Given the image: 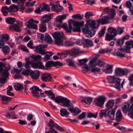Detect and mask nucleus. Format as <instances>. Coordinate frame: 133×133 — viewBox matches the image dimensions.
Returning a JSON list of instances; mask_svg holds the SVG:
<instances>
[{
  "mask_svg": "<svg viewBox=\"0 0 133 133\" xmlns=\"http://www.w3.org/2000/svg\"><path fill=\"white\" fill-rule=\"evenodd\" d=\"M79 51V49L77 47H75L72 49L71 51V55L75 57L78 55Z\"/></svg>",
  "mask_w": 133,
  "mask_h": 133,
  "instance_id": "obj_23",
  "label": "nucleus"
},
{
  "mask_svg": "<svg viewBox=\"0 0 133 133\" xmlns=\"http://www.w3.org/2000/svg\"><path fill=\"white\" fill-rule=\"evenodd\" d=\"M90 64V67L91 68H95L97 65V63L95 62L94 60H90L89 62Z\"/></svg>",
  "mask_w": 133,
  "mask_h": 133,
  "instance_id": "obj_50",
  "label": "nucleus"
},
{
  "mask_svg": "<svg viewBox=\"0 0 133 133\" xmlns=\"http://www.w3.org/2000/svg\"><path fill=\"white\" fill-rule=\"evenodd\" d=\"M83 99L81 100V102H84L86 104L89 105L90 104L93 98L91 97H82Z\"/></svg>",
  "mask_w": 133,
  "mask_h": 133,
  "instance_id": "obj_24",
  "label": "nucleus"
},
{
  "mask_svg": "<svg viewBox=\"0 0 133 133\" xmlns=\"http://www.w3.org/2000/svg\"><path fill=\"white\" fill-rule=\"evenodd\" d=\"M108 32L114 36H115L117 35V30L114 28L112 27H109L108 29Z\"/></svg>",
  "mask_w": 133,
  "mask_h": 133,
  "instance_id": "obj_25",
  "label": "nucleus"
},
{
  "mask_svg": "<svg viewBox=\"0 0 133 133\" xmlns=\"http://www.w3.org/2000/svg\"><path fill=\"white\" fill-rule=\"evenodd\" d=\"M84 24L83 21L79 22L73 21L72 19H70L68 22L69 28L68 27L67 24L66 23L60 24L58 26L64 29L67 32L70 33L71 32L72 29V25H73L74 28L73 31L74 32H81L80 26H82Z\"/></svg>",
  "mask_w": 133,
  "mask_h": 133,
  "instance_id": "obj_2",
  "label": "nucleus"
},
{
  "mask_svg": "<svg viewBox=\"0 0 133 133\" xmlns=\"http://www.w3.org/2000/svg\"><path fill=\"white\" fill-rule=\"evenodd\" d=\"M105 65L104 62L101 59H99L97 63V65L99 66H102Z\"/></svg>",
  "mask_w": 133,
  "mask_h": 133,
  "instance_id": "obj_58",
  "label": "nucleus"
},
{
  "mask_svg": "<svg viewBox=\"0 0 133 133\" xmlns=\"http://www.w3.org/2000/svg\"><path fill=\"white\" fill-rule=\"evenodd\" d=\"M33 63V62H26L25 63V64L24 63H23L24 65V66L26 68H27L28 69H29L30 68V64H31V63Z\"/></svg>",
  "mask_w": 133,
  "mask_h": 133,
  "instance_id": "obj_63",
  "label": "nucleus"
},
{
  "mask_svg": "<svg viewBox=\"0 0 133 133\" xmlns=\"http://www.w3.org/2000/svg\"><path fill=\"white\" fill-rule=\"evenodd\" d=\"M89 28L87 25H86L85 28L82 30L83 32L85 35L86 37L90 38L94 36L95 34L96 31L93 29L91 30H89Z\"/></svg>",
  "mask_w": 133,
  "mask_h": 133,
  "instance_id": "obj_8",
  "label": "nucleus"
},
{
  "mask_svg": "<svg viewBox=\"0 0 133 133\" xmlns=\"http://www.w3.org/2000/svg\"><path fill=\"white\" fill-rule=\"evenodd\" d=\"M93 15V13L92 12H88L85 14V17L86 19H88L90 17Z\"/></svg>",
  "mask_w": 133,
  "mask_h": 133,
  "instance_id": "obj_53",
  "label": "nucleus"
},
{
  "mask_svg": "<svg viewBox=\"0 0 133 133\" xmlns=\"http://www.w3.org/2000/svg\"><path fill=\"white\" fill-rule=\"evenodd\" d=\"M81 68L82 72L84 73L87 72L90 70L88 65L86 64L84 65Z\"/></svg>",
  "mask_w": 133,
  "mask_h": 133,
  "instance_id": "obj_43",
  "label": "nucleus"
},
{
  "mask_svg": "<svg viewBox=\"0 0 133 133\" xmlns=\"http://www.w3.org/2000/svg\"><path fill=\"white\" fill-rule=\"evenodd\" d=\"M88 59L87 58L78 60L79 63L78 64L79 65L81 66L83 64H85V63L88 61Z\"/></svg>",
  "mask_w": 133,
  "mask_h": 133,
  "instance_id": "obj_48",
  "label": "nucleus"
},
{
  "mask_svg": "<svg viewBox=\"0 0 133 133\" xmlns=\"http://www.w3.org/2000/svg\"><path fill=\"white\" fill-rule=\"evenodd\" d=\"M111 18L108 16H103L101 19H98L97 20L98 23L102 24H104L108 23H110L111 22Z\"/></svg>",
  "mask_w": 133,
  "mask_h": 133,
  "instance_id": "obj_11",
  "label": "nucleus"
},
{
  "mask_svg": "<svg viewBox=\"0 0 133 133\" xmlns=\"http://www.w3.org/2000/svg\"><path fill=\"white\" fill-rule=\"evenodd\" d=\"M48 125L50 126V127L55 128L57 130L61 132L63 131L64 130V128L58 125L57 123H55L52 120L50 119L48 123Z\"/></svg>",
  "mask_w": 133,
  "mask_h": 133,
  "instance_id": "obj_13",
  "label": "nucleus"
},
{
  "mask_svg": "<svg viewBox=\"0 0 133 133\" xmlns=\"http://www.w3.org/2000/svg\"><path fill=\"white\" fill-rule=\"evenodd\" d=\"M50 10V7L48 5L43 3L41 4L38 7L37 9L35 11V12L36 13H39L43 11H45L49 12Z\"/></svg>",
  "mask_w": 133,
  "mask_h": 133,
  "instance_id": "obj_9",
  "label": "nucleus"
},
{
  "mask_svg": "<svg viewBox=\"0 0 133 133\" xmlns=\"http://www.w3.org/2000/svg\"><path fill=\"white\" fill-rule=\"evenodd\" d=\"M72 18L73 19H78L80 20L82 19L83 18V17L81 16L80 14H75L73 15Z\"/></svg>",
  "mask_w": 133,
  "mask_h": 133,
  "instance_id": "obj_57",
  "label": "nucleus"
},
{
  "mask_svg": "<svg viewBox=\"0 0 133 133\" xmlns=\"http://www.w3.org/2000/svg\"><path fill=\"white\" fill-rule=\"evenodd\" d=\"M1 40H2L4 41H7L8 40L9 38V35L6 34L2 35L0 37Z\"/></svg>",
  "mask_w": 133,
  "mask_h": 133,
  "instance_id": "obj_40",
  "label": "nucleus"
},
{
  "mask_svg": "<svg viewBox=\"0 0 133 133\" xmlns=\"http://www.w3.org/2000/svg\"><path fill=\"white\" fill-rule=\"evenodd\" d=\"M46 25L45 23L41 22L40 25L39 31L41 32H44L46 30Z\"/></svg>",
  "mask_w": 133,
  "mask_h": 133,
  "instance_id": "obj_31",
  "label": "nucleus"
},
{
  "mask_svg": "<svg viewBox=\"0 0 133 133\" xmlns=\"http://www.w3.org/2000/svg\"><path fill=\"white\" fill-rule=\"evenodd\" d=\"M33 41H30L28 43L27 46L29 48L31 49H35V51L38 53L42 55L45 54H46L45 50L43 49L47 47L48 46L47 45L41 44L34 47L33 46Z\"/></svg>",
  "mask_w": 133,
  "mask_h": 133,
  "instance_id": "obj_3",
  "label": "nucleus"
},
{
  "mask_svg": "<svg viewBox=\"0 0 133 133\" xmlns=\"http://www.w3.org/2000/svg\"><path fill=\"white\" fill-rule=\"evenodd\" d=\"M52 35L55 39V44L58 45L63 44L62 38L63 33V32H55L52 33Z\"/></svg>",
  "mask_w": 133,
  "mask_h": 133,
  "instance_id": "obj_5",
  "label": "nucleus"
},
{
  "mask_svg": "<svg viewBox=\"0 0 133 133\" xmlns=\"http://www.w3.org/2000/svg\"><path fill=\"white\" fill-rule=\"evenodd\" d=\"M9 28L10 30L13 31L18 32L20 31L19 28L17 25L15 24L10 25Z\"/></svg>",
  "mask_w": 133,
  "mask_h": 133,
  "instance_id": "obj_29",
  "label": "nucleus"
},
{
  "mask_svg": "<svg viewBox=\"0 0 133 133\" xmlns=\"http://www.w3.org/2000/svg\"><path fill=\"white\" fill-rule=\"evenodd\" d=\"M114 55L121 58L125 57V56L124 54L122 53V52L119 51L116 52Z\"/></svg>",
  "mask_w": 133,
  "mask_h": 133,
  "instance_id": "obj_51",
  "label": "nucleus"
},
{
  "mask_svg": "<svg viewBox=\"0 0 133 133\" xmlns=\"http://www.w3.org/2000/svg\"><path fill=\"white\" fill-rule=\"evenodd\" d=\"M106 99V98L105 96L102 95L95 98L94 102L96 106L102 108V106L104 104Z\"/></svg>",
  "mask_w": 133,
  "mask_h": 133,
  "instance_id": "obj_7",
  "label": "nucleus"
},
{
  "mask_svg": "<svg viewBox=\"0 0 133 133\" xmlns=\"http://www.w3.org/2000/svg\"><path fill=\"white\" fill-rule=\"evenodd\" d=\"M6 22L9 24H12L14 23L15 21V18L12 17H9L6 19Z\"/></svg>",
  "mask_w": 133,
  "mask_h": 133,
  "instance_id": "obj_42",
  "label": "nucleus"
},
{
  "mask_svg": "<svg viewBox=\"0 0 133 133\" xmlns=\"http://www.w3.org/2000/svg\"><path fill=\"white\" fill-rule=\"evenodd\" d=\"M105 29L103 28L98 33V35L99 37H102L104 35L105 32Z\"/></svg>",
  "mask_w": 133,
  "mask_h": 133,
  "instance_id": "obj_60",
  "label": "nucleus"
},
{
  "mask_svg": "<svg viewBox=\"0 0 133 133\" xmlns=\"http://www.w3.org/2000/svg\"><path fill=\"white\" fill-rule=\"evenodd\" d=\"M115 111V109H113L109 111L108 113V116L112 120L114 119Z\"/></svg>",
  "mask_w": 133,
  "mask_h": 133,
  "instance_id": "obj_33",
  "label": "nucleus"
},
{
  "mask_svg": "<svg viewBox=\"0 0 133 133\" xmlns=\"http://www.w3.org/2000/svg\"><path fill=\"white\" fill-rule=\"evenodd\" d=\"M50 130L49 131H45V133H57V132L54 129V128L52 127L50 128Z\"/></svg>",
  "mask_w": 133,
  "mask_h": 133,
  "instance_id": "obj_64",
  "label": "nucleus"
},
{
  "mask_svg": "<svg viewBox=\"0 0 133 133\" xmlns=\"http://www.w3.org/2000/svg\"><path fill=\"white\" fill-rule=\"evenodd\" d=\"M99 117L101 118H102L103 116L106 117L107 116L106 114L104 111L102 110L99 113Z\"/></svg>",
  "mask_w": 133,
  "mask_h": 133,
  "instance_id": "obj_59",
  "label": "nucleus"
},
{
  "mask_svg": "<svg viewBox=\"0 0 133 133\" xmlns=\"http://www.w3.org/2000/svg\"><path fill=\"white\" fill-rule=\"evenodd\" d=\"M128 115L131 118L133 119V108H129Z\"/></svg>",
  "mask_w": 133,
  "mask_h": 133,
  "instance_id": "obj_56",
  "label": "nucleus"
},
{
  "mask_svg": "<svg viewBox=\"0 0 133 133\" xmlns=\"http://www.w3.org/2000/svg\"><path fill=\"white\" fill-rule=\"evenodd\" d=\"M115 72V74L117 75L120 76L124 75L123 69L120 68H116Z\"/></svg>",
  "mask_w": 133,
  "mask_h": 133,
  "instance_id": "obj_26",
  "label": "nucleus"
},
{
  "mask_svg": "<svg viewBox=\"0 0 133 133\" xmlns=\"http://www.w3.org/2000/svg\"><path fill=\"white\" fill-rule=\"evenodd\" d=\"M14 88L17 91L23 89V87L20 84L15 83L14 84Z\"/></svg>",
  "mask_w": 133,
  "mask_h": 133,
  "instance_id": "obj_39",
  "label": "nucleus"
},
{
  "mask_svg": "<svg viewBox=\"0 0 133 133\" xmlns=\"http://www.w3.org/2000/svg\"><path fill=\"white\" fill-rule=\"evenodd\" d=\"M2 50L5 55H7L9 53L10 49L8 46H4Z\"/></svg>",
  "mask_w": 133,
  "mask_h": 133,
  "instance_id": "obj_41",
  "label": "nucleus"
},
{
  "mask_svg": "<svg viewBox=\"0 0 133 133\" xmlns=\"http://www.w3.org/2000/svg\"><path fill=\"white\" fill-rule=\"evenodd\" d=\"M41 77L42 81L44 82H49L52 79L50 74L48 73L43 74L41 75Z\"/></svg>",
  "mask_w": 133,
  "mask_h": 133,
  "instance_id": "obj_18",
  "label": "nucleus"
},
{
  "mask_svg": "<svg viewBox=\"0 0 133 133\" xmlns=\"http://www.w3.org/2000/svg\"><path fill=\"white\" fill-rule=\"evenodd\" d=\"M51 16L52 15L49 14L44 15L42 17L41 22L45 23L48 22L50 20Z\"/></svg>",
  "mask_w": 133,
  "mask_h": 133,
  "instance_id": "obj_20",
  "label": "nucleus"
},
{
  "mask_svg": "<svg viewBox=\"0 0 133 133\" xmlns=\"http://www.w3.org/2000/svg\"><path fill=\"white\" fill-rule=\"evenodd\" d=\"M88 24L90 27L92 29H95L96 28V22L95 20H89L87 22Z\"/></svg>",
  "mask_w": 133,
  "mask_h": 133,
  "instance_id": "obj_28",
  "label": "nucleus"
},
{
  "mask_svg": "<svg viewBox=\"0 0 133 133\" xmlns=\"http://www.w3.org/2000/svg\"><path fill=\"white\" fill-rule=\"evenodd\" d=\"M47 52L48 53V54H46L44 57V59L45 61H48L50 57L53 54L52 52Z\"/></svg>",
  "mask_w": 133,
  "mask_h": 133,
  "instance_id": "obj_54",
  "label": "nucleus"
},
{
  "mask_svg": "<svg viewBox=\"0 0 133 133\" xmlns=\"http://www.w3.org/2000/svg\"><path fill=\"white\" fill-rule=\"evenodd\" d=\"M67 15L66 14L59 16L56 18V20L59 23H61L62 22V20L65 19Z\"/></svg>",
  "mask_w": 133,
  "mask_h": 133,
  "instance_id": "obj_34",
  "label": "nucleus"
},
{
  "mask_svg": "<svg viewBox=\"0 0 133 133\" xmlns=\"http://www.w3.org/2000/svg\"><path fill=\"white\" fill-rule=\"evenodd\" d=\"M31 57L34 59V60H32L33 63H31L32 67L35 69H45L41 61V56L40 55H32Z\"/></svg>",
  "mask_w": 133,
  "mask_h": 133,
  "instance_id": "obj_4",
  "label": "nucleus"
},
{
  "mask_svg": "<svg viewBox=\"0 0 133 133\" xmlns=\"http://www.w3.org/2000/svg\"><path fill=\"white\" fill-rule=\"evenodd\" d=\"M67 63L68 65L70 66H72L75 68H77V66L74 64V60L72 59H67Z\"/></svg>",
  "mask_w": 133,
  "mask_h": 133,
  "instance_id": "obj_37",
  "label": "nucleus"
},
{
  "mask_svg": "<svg viewBox=\"0 0 133 133\" xmlns=\"http://www.w3.org/2000/svg\"><path fill=\"white\" fill-rule=\"evenodd\" d=\"M63 65V63H60L59 61L54 62L52 61L47 62L45 63V66L47 68L52 67L53 66L58 68L59 66H62Z\"/></svg>",
  "mask_w": 133,
  "mask_h": 133,
  "instance_id": "obj_10",
  "label": "nucleus"
},
{
  "mask_svg": "<svg viewBox=\"0 0 133 133\" xmlns=\"http://www.w3.org/2000/svg\"><path fill=\"white\" fill-rule=\"evenodd\" d=\"M44 92L47 95L51 96L49 97L52 100H54L57 103H61L63 104L62 105L67 107L70 111L72 113L75 112L74 116L77 115L81 112V110L77 107L74 108V106L70 102V101L66 98L59 96L56 98L55 95L51 90L45 91Z\"/></svg>",
  "mask_w": 133,
  "mask_h": 133,
  "instance_id": "obj_1",
  "label": "nucleus"
},
{
  "mask_svg": "<svg viewBox=\"0 0 133 133\" xmlns=\"http://www.w3.org/2000/svg\"><path fill=\"white\" fill-rule=\"evenodd\" d=\"M116 43V45L117 46H121L123 44L124 41L122 39H114Z\"/></svg>",
  "mask_w": 133,
  "mask_h": 133,
  "instance_id": "obj_35",
  "label": "nucleus"
},
{
  "mask_svg": "<svg viewBox=\"0 0 133 133\" xmlns=\"http://www.w3.org/2000/svg\"><path fill=\"white\" fill-rule=\"evenodd\" d=\"M114 37L113 35L107 33L105 39L107 41H110L112 40H114V39H115V38H114Z\"/></svg>",
  "mask_w": 133,
  "mask_h": 133,
  "instance_id": "obj_45",
  "label": "nucleus"
},
{
  "mask_svg": "<svg viewBox=\"0 0 133 133\" xmlns=\"http://www.w3.org/2000/svg\"><path fill=\"white\" fill-rule=\"evenodd\" d=\"M50 5L51 6V9L53 11L59 12L61 11L63 9V8L62 6L59 5L56 3L54 4L52 3H50Z\"/></svg>",
  "mask_w": 133,
  "mask_h": 133,
  "instance_id": "obj_14",
  "label": "nucleus"
},
{
  "mask_svg": "<svg viewBox=\"0 0 133 133\" xmlns=\"http://www.w3.org/2000/svg\"><path fill=\"white\" fill-rule=\"evenodd\" d=\"M5 77H0V85L2 86L4 85L5 82L6 80V79Z\"/></svg>",
  "mask_w": 133,
  "mask_h": 133,
  "instance_id": "obj_55",
  "label": "nucleus"
},
{
  "mask_svg": "<svg viewBox=\"0 0 133 133\" xmlns=\"http://www.w3.org/2000/svg\"><path fill=\"white\" fill-rule=\"evenodd\" d=\"M122 115L121 112L120 110H118L116 114L115 119L117 121H120L122 119Z\"/></svg>",
  "mask_w": 133,
  "mask_h": 133,
  "instance_id": "obj_30",
  "label": "nucleus"
},
{
  "mask_svg": "<svg viewBox=\"0 0 133 133\" xmlns=\"http://www.w3.org/2000/svg\"><path fill=\"white\" fill-rule=\"evenodd\" d=\"M130 105L129 104L127 103H125L124 104L122 109L123 112L124 114L126 113L128 111H129Z\"/></svg>",
  "mask_w": 133,
  "mask_h": 133,
  "instance_id": "obj_36",
  "label": "nucleus"
},
{
  "mask_svg": "<svg viewBox=\"0 0 133 133\" xmlns=\"http://www.w3.org/2000/svg\"><path fill=\"white\" fill-rule=\"evenodd\" d=\"M97 113H96V114H95L91 112H88L87 113V117L89 118L92 117L96 118L97 116Z\"/></svg>",
  "mask_w": 133,
  "mask_h": 133,
  "instance_id": "obj_52",
  "label": "nucleus"
},
{
  "mask_svg": "<svg viewBox=\"0 0 133 133\" xmlns=\"http://www.w3.org/2000/svg\"><path fill=\"white\" fill-rule=\"evenodd\" d=\"M105 67L106 68L104 69L103 71L106 74H111L113 71V66L108 64Z\"/></svg>",
  "mask_w": 133,
  "mask_h": 133,
  "instance_id": "obj_22",
  "label": "nucleus"
},
{
  "mask_svg": "<svg viewBox=\"0 0 133 133\" xmlns=\"http://www.w3.org/2000/svg\"><path fill=\"white\" fill-rule=\"evenodd\" d=\"M34 20L33 18H31L29 20L25 23V25L28 28L31 29H38L37 25L33 22Z\"/></svg>",
  "mask_w": 133,
  "mask_h": 133,
  "instance_id": "obj_12",
  "label": "nucleus"
},
{
  "mask_svg": "<svg viewBox=\"0 0 133 133\" xmlns=\"http://www.w3.org/2000/svg\"><path fill=\"white\" fill-rule=\"evenodd\" d=\"M125 44V46L124 48V52L127 53L129 52L131 48H133V41H127Z\"/></svg>",
  "mask_w": 133,
  "mask_h": 133,
  "instance_id": "obj_17",
  "label": "nucleus"
},
{
  "mask_svg": "<svg viewBox=\"0 0 133 133\" xmlns=\"http://www.w3.org/2000/svg\"><path fill=\"white\" fill-rule=\"evenodd\" d=\"M10 11H12L16 12L18 10V8L16 5L12 4L10 6Z\"/></svg>",
  "mask_w": 133,
  "mask_h": 133,
  "instance_id": "obj_47",
  "label": "nucleus"
},
{
  "mask_svg": "<svg viewBox=\"0 0 133 133\" xmlns=\"http://www.w3.org/2000/svg\"><path fill=\"white\" fill-rule=\"evenodd\" d=\"M114 103V100L113 99L110 100L106 103L105 106L109 109H111L113 107Z\"/></svg>",
  "mask_w": 133,
  "mask_h": 133,
  "instance_id": "obj_32",
  "label": "nucleus"
},
{
  "mask_svg": "<svg viewBox=\"0 0 133 133\" xmlns=\"http://www.w3.org/2000/svg\"><path fill=\"white\" fill-rule=\"evenodd\" d=\"M25 0H18V4L21 8V9L23 10L24 9L25 7L24 6V2Z\"/></svg>",
  "mask_w": 133,
  "mask_h": 133,
  "instance_id": "obj_44",
  "label": "nucleus"
},
{
  "mask_svg": "<svg viewBox=\"0 0 133 133\" xmlns=\"http://www.w3.org/2000/svg\"><path fill=\"white\" fill-rule=\"evenodd\" d=\"M107 79L109 83L115 84L114 87L118 90H120L121 79L119 78H116L114 76H110L108 77Z\"/></svg>",
  "mask_w": 133,
  "mask_h": 133,
  "instance_id": "obj_6",
  "label": "nucleus"
},
{
  "mask_svg": "<svg viewBox=\"0 0 133 133\" xmlns=\"http://www.w3.org/2000/svg\"><path fill=\"white\" fill-rule=\"evenodd\" d=\"M19 48L20 49L23 50L24 51H25L27 52H29V50L24 45H21L19 46Z\"/></svg>",
  "mask_w": 133,
  "mask_h": 133,
  "instance_id": "obj_61",
  "label": "nucleus"
},
{
  "mask_svg": "<svg viewBox=\"0 0 133 133\" xmlns=\"http://www.w3.org/2000/svg\"><path fill=\"white\" fill-rule=\"evenodd\" d=\"M45 41L50 44L52 42V39L50 36L48 34H46L45 37Z\"/></svg>",
  "mask_w": 133,
  "mask_h": 133,
  "instance_id": "obj_46",
  "label": "nucleus"
},
{
  "mask_svg": "<svg viewBox=\"0 0 133 133\" xmlns=\"http://www.w3.org/2000/svg\"><path fill=\"white\" fill-rule=\"evenodd\" d=\"M31 91V92L32 93L33 96L36 97L40 96L39 92L42 91L41 89H40L37 86H34L30 89Z\"/></svg>",
  "mask_w": 133,
  "mask_h": 133,
  "instance_id": "obj_15",
  "label": "nucleus"
},
{
  "mask_svg": "<svg viewBox=\"0 0 133 133\" xmlns=\"http://www.w3.org/2000/svg\"><path fill=\"white\" fill-rule=\"evenodd\" d=\"M11 98L10 97L0 95V99L2 103L6 104L11 100Z\"/></svg>",
  "mask_w": 133,
  "mask_h": 133,
  "instance_id": "obj_21",
  "label": "nucleus"
},
{
  "mask_svg": "<svg viewBox=\"0 0 133 133\" xmlns=\"http://www.w3.org/2000/svg\"><path fill=\"white\" fill-rule=\"evenodd\" d=\"M9 75V72L5 70H3L1 72V76L4 77L6 78Z\"/></svg>",
  "mask_w": 133,
  "mask_h": 133,
  "instance_id": "obj_49",
  "label": "nucleus"
},
{
  "mask_svg": "<svg viewBox=\"0 0 133 133\" xmlns=\"http://www.w3.org/2000/svg\"><path fill=\"white\" fill-rule=\"evenodd\" d=\"M31 70L29 69H27L26 70H25V71L22 72V74L24 75H30V71H31Z\"/></svg>",
  "mask_w": 133,
  "mask_h": 133,
  "instance_id": "obj_62",
  "label": "nucleus"
},
{
  "mask_svg": "<svg viewBox=\"0 0 133 133\" xmlns=\"http://www.w3.org/2000/svg\"><path fill=\"white\" fill-rule=\"evenodd\" d=\"M60 115L62 116H67L69 114L65 109H61L60 110Z\"/></svg>",
  "mask_w": 133,
  "mask_h": 133,
  "instance_id": "obj_38",
  "label": "nucleus"
},
{
  "mask_svg": "<svg viewBox=\"0 0 133 133\" xmlns=\"http://www.w3.org/2000/svg\"><path fill=\"white\" fill-rule=\"evenodd\" d=\"M30 72V75L32 79H37L39 76L40 72L38 70H36L34 71H32L31 70Z\"/></svg>",
  "mask_w": 133,
  "mask_h": 133,
  "instance_id": "obj_19",
  "label": "nucleus"
},
{
  "mask_svg": "<svg viewBox=\"0 0 133 133\" xmlns=\"http://www.w3.org/2000/svg\"><path fill=\"white\" fill-rule=\"evenodd\" d=\"M82 41L85 44L86 46L87 47L92 46L94 45L92 41L89 39L83 38Z\"/></svg>",
  "mask_w": 133,
  "mask_h": 133,
  "instance_id": "obj_27",
  "label": "nucleus"
},
{
  "mask_svg": "<svg viewBox=\"0 0 133 133\" xmlns=\"http://www.w3.org/2000/svg\"><path fill=\"white\" fill-rule=\"evenodd\" d=\"M104 14H109L111 15V16L113 17L115 15V10L113 9H112L110 10L108 8H104L102 12Z\"/></svg>",
  "mask_w": 133,
  "mask_h": 133,
  "instance_id": "obj_16",
  "label": "nucleus"
}]
</instances>
